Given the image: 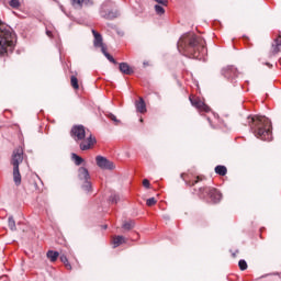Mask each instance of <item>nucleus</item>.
<instances>
[{"label": "nucleus", "instance_id": "14", "mask_svg": "<svg viewBox=\"0 0 281 281\" xmlns=\"http://www.w3.org/2000/svg\"><path fill=\"white\" fill-rule=\"evenodd\" d=\"M119 69L121 74H124L125 76H131L134 72L133 68L128 65V63L119 64Z\"/></svg>", "mask_w": 281, "mask_h": 281}, {"label": "nucleus", "instance_id": "22", "mask_svg": "<svg viewBox=\"0 0 281 281\" xmlns=\"http://www.w3.org/2000/svg\"><path fill=\"white\" fill-rule=\"evenodd\" d=\"M8 225L11 229V232H16V222L14 221V217L10 216L8 220Z\"/></svg>", "mask_w": 281, "mask_h": 281}, {"label": "nucleus", "instance_id": "4", "mask_svg": "<svg viewBox=\"0 0 281 281\" xmlns=\"http://www.w3.org/2000/svg\"><path fill=\"white\" fill-rule=\"evenodd\" d=\"M23 164V148L19 147L13 150L11 166H13V181L15 186H21V171L19 166Z\"/></svg>", "mask_w": 281, "mask_h": 281}, {"label": "nucleus", "instance_id": "3", "mask_svg": "<svg viewBox=\"0 0 281 281\" xmlns=\"http://www.w3.org/2000/svg\"><path fill=\"white\" fill-rule=\"evenodd\" d=\"M16 45V34L7 24L0 22V54H8L14 50Z\"/></svg>", "mask_w": 281, "mask_h": 281}, {"label": "nucleus", "instance_id": "27", "mask_svg": "<svg viewBox=\"0 0 281 281\" xmlns=\"http://www.w3.org/2000/svg\"><path fill=\"white\" fill-rule=\"evenodd\" d=\"M9 5L15 10L21 8V2L19 0H10Z\"/></svg>", "mask_w": 281, "mask_h": 281}, {"label": "nucleus", "instance_id": "17", "mask_svg": "<svg viewBox=\"0 0 281 281\" xmlns=\"http://www.w3.org/2000/svg\"><path fill=\"white\" fill-rule=\"evenodd\" d=\"M112 243L115 249L116 247H120V245H124V243H126V239L124 238V236L119 235L113 237Z\"/></svg>", "mask_w": 281, "mask_h": 281}, {"label": "nucleus", "instance_id": "11", "mask_svg": "<svg viewBox=\"0 0 281 281\" xmlns=\"http://www.w3.org/2000/svg\"><path fill=\"white\" fill-rule=\"evenodd\" d=\"M222 76H224V78H226L227 80L234 82V79L238 78V69H236V67L234 66H227L222 69Z\"/></svg>", "mask_w": 281, "mask_h": 281}, {"label": "nucleus", "instance_id": "38", "mask_svg": "<svg viewBox=\"0 0 281 281\" xmlns=\"http://www.w3.org/2000/svg\"><path fill=\"white\" fill-rule=\"evenodd\" d=\"M103 229H106V225L103 226Z\"/></svg>", "mask_w": 281, "mask_h": 281}, {"label": "nucleus", "instance_id": "34", "mask_svg": "<svg viewBox=\"0 0 281 281\" xmlns=\"http://www.w3.org/2000/svg\"><path fill=\"white\" fill-rule=\"evenodd\" d=\"M143 186H144V188H150V181H148V179H144Z\"/></svg>", "mask_w": 281, "mask_h": 281}, {"label": "nucleus", "instance_id": "23", "mask_svg": "<svg viewBox=\"0 0 281 281\" xmlns=\"http://www.w3.org/2000/svg\"><path fill=\"white\" fill-rule=\"evenodd\" d=\"M60 261L65 265V267H66V269H68V271H71V263H69V259H67V256L61 255Z\"/></svg>", "mask_w": 281, "mask_h": 281}, {"label": "nucleus", "instance_id": "1", "mask_svg": "<svg viewBox=\"0 0 281 281\" xmlns=\"http://www.w3.org/2000/svg\"><path fill=\"white\" fill-rule=\"evenodd\" d=\"M178 50L182 56L201 60L207 54L205 40L194 33L183 34L178 41Z\"/></svg>", "mask_w": 281, "mask_h": 281}, {"label": "nucleus", "instance_id": "13", "mask_svg": "<svg viewBox=\"0 0 281 281\" xmlns=\"http://www.w3.org/2000/svg\"><path fill=\"white\" fill-rule=\"evenodd\" d=\"M92 34L94 36V41H93L94 47H100L101 50L103 47H106V46H104V42L102 40V34L98 33L95 30H92Z\"/></svg>", "mask_w": 281, "mask_h": 281}, {"label": "nucleus", "instance_id": "21", "mask_svg": "<svg viewBox=\"0 0 281 281\" xmlns=\"http://www.w3.org/2000/svg\"><path fill=\"white\" fill-rule=\"evenodd\" d=\"M101 52L110 63H113V65H117V61L115 60V58H113V56H111V54L106 52V47H103Z\"/></svg>", "mask_w": 281, "mask_h": 281}, {"label": "nucleus", "instance_id": "2", "mask_svg": "<svg viewBox=\"0 0 281 281\" xmlns=\"http://www.w3.org/2000/svg\"><path fill=\"white\" fill-rule=\"evenodd\" d=\"M248 124L255 137L263 142H271L273 134L271 132V120L267 116L256 115L251 119L248 117Z\"/></svg>", "mask_w": 281, "mask_h": 281}, {"label": "nucleus", "instance_id": "16", "mask_svg": "<svg viewBox=\"0 0 281 281\" xmlns=\"http://www.w3.org/2000/svg\"><path fill=\"white\" fill-rule=\"evenodd\" d=\"M135 106L138 113H146V102L144 98H139L138 101L135 102Z\"/></svg>", "mask_w": 281, "mask_h": 281}, {"label": "nucleus", "instance_id": "26", "mask_svg": "<svg viewBox=\"0 0 281 281\" xmlns=\"http://www.w3.org/2000/svg\"><path fill=\"white\" fill-rule=\"evenodd\" d=\"M71 87L75 89H80V86L78 85V78L76 76L70 77Z\"/></svg>", "mask_w": 281, "mask_h": 281}, {"label": "nucleus", "instance_id": "39", "mask_svg": "<svg viewBox=\"0 0 281 281\" xmlns=\"http://www.w3.org/2000/svg\"><path fill=\"white\" fill-rule=\"evenodd\" d=\"M140 122H144V119H140Z\"/></svg>", "mask_w": 281, "mask_h": 281}, {"label": "nucleus", "instance_id": "31", "mask_svg": "<svg viewBox=\"0 0 281 281\" xmlns=\"http://www.w3.org/2000/svg\"><path fill=\"white\" fill-rule=\"evenodd\" d=\"M133 227H134V223L133 222H125L124 224H123V229H133Z\"/></svg>", "mask_w": 281, "mask_h": 281}, {"label": "nucleus", "instance_id": "8", "mask_svg": "<svg viewBox=\"0 0 281 281\" xmlns=\"http://www.w3.org/2000/svg\"><path fill=\"white\" fill-rule=\"evenodd\" d=\"M189 100H190L192 106L198 109V111H200V112L210 113V111H212V109L199 98L189 97Z\"/></svg>", "mask_w": 281, "mask_h": 281}, {"label": "nucleus", "instance_id": "12", "mask_svg": "<svg viewBox=\"0 0 281 281\" xmlns=\"http://www.w3.org/2000/svg\"><path fill=\"white\" fill-rule=\"evenodd\" d=\"M95 162L101 170H113L114 168L113 162L106 159L104 156H97Z\"/></svg>", "mask_w": 281, "mask_h": 281}, {"label": "nucleus", "instance_id": "33", "mask_svg": "<svg viewBox=\"0 0 281 281\" xmlns=\"http://www.w3.org/2000/svg\"><path fill=\"white\" fill-rule=\"evenodd\" d=\"M156 3H159L160 5H168V0H155Z\"/></svg>", "mask_w": 281, "mask_h": 281}, {"label": "nucleus", "instance_id": "35", "mask_svg": "<svg viewBox=\"0 0 281 281\" xmlns=\"http://www.w3.org/2000/svg\"><path fill=\"white\" fill-rule=\"evenodd\" d=\"M195 183H199V178H196V180H194L191 183H189V186H194Z\"/></svg>", "mask_w": 281, "mask_h": 281}, {"label": "nucleus", "instance_id": "19", "mask_svg": "<svg viewBox=\"0 0 281 281\" xmlns=\"http://www.w3.org/2000/svg\"><path fill=\"white\" fill-rule=\"evenodd\" d=\"M46 256H47L48 260H50V262H56V260H58V256H60V254L58 251L48 250Z\"/></svg>", "mask_w": 281, "mask_h": 281}, {"label": "nucleus", "instance_id": "18", "mask_svg": "<svg viewBox=\"0 0 281 281\" xmlns=\"http://www.w3.org/2000/svg\"><path fill=\"white\" fill-rule=\"evenodd\" d=\"M280 49H281V35H279L274 40V43L272 44V52H273V54L280 53Z\"/></svg>", "mask_w": 281, "mask_h": 281}, {"label": "nucleus", "instance_id": "32", "mask_svg": "<svg viewBox=\"0 0 281 281\" xmlns=\"http://www.w3.org/2000/svg\"><path fill=\"white\" fill-rule=\"evenodd\" d=\"M108 117H109V120H111L115 124H117L120 122V120H117V116H115L113 113H109Z\"/></svg>", "mask_w": 281, "mask_h": 281}, {"label": "nucleus", "instance_id": "15", "mask_svg": "<svg viewBox=\"0 0 281 281\" xmlns=\"http://www.w3.org/2000/svg\"><path fill=\"white\" fill-rule=\"evenodd\" d=\"M72 7L80 10L82 5H93L91 0H71Z\"/></svg>", "mask_w": 281, "mask_h": 281}, {"label": "nucleus", "instance_id": "9", "mask_svg": "<svg viewBox=\"0 0 281 281\" xmlns=\"http://www.w3.org/2000/svg\"><path fill=\"white\" fill-rule=\"evenodd\" d=\"M79 142L80 150H90L91 146L95 144V137H93V134L89 133L88 135H86V138Z\"/></svg>", "mask_w": 281, "mask_h": 281}, {"label": "nucleus", "instance_id": "30", "mask_svg": "<svg viewBox=\"0 0 281 281\" xmlns=\"http://www.w3.org/2000/svg\"><path fill=\"white\" fill-rule=\"evenodd\" d=\"M157 203V200H155V198H149L146 201V205H148L149 207H153V205H155Z\"/></svg>", "mask_w": 281, "mask_h": 281}, {"label": "nucleus", "instance_id": "36", "mask_svg": "<svg viewBox=\"0 0 281 281\" xmlns=\"http://www.w3.org/2000/svg\"><path fill=\"white\" fill-rule=\"evenodd\" d=\"M47 36L52 37V31H46Z\"/></svg>", "mask_w": 281, "mask_h": 281}, {"label": "nucleus", "instance_id": "29", "mask_svg": "<svg viewBox=\"0 0 281 281\" xmlns=\"http://www.w3.org/2000/svg\"><path fill=\"white\" fill-rule=\"evenodd\" d=\"M120 201V195L117 193H113L110 195V203L116 204Z\"/></svg>", "mask_w": 281, "mask_h": 281}, {"label": "nucleus", "instance_id": "37", "mask_svg": "<svg viewBox=\"0 0 281 281\" xmlns=\"http://www.w3.org/2000/svg\"><path fill=\"white\" fill-rule=\"evenodd\" d=\"M186 173H181V179L186 180Z\"/></svg>", "mask_w": 281, "mask_h": 281}, {"label": "nucleus", "instance_id": "25", "mask_svg": "<svg viewBox=\"0 0 281 281\" xmlns=\"http://www.w3.org/2000/svg\"><path fill=\"white\" fill-rule=\"evenodd\" d=\"M155 12L156 14H159V16H161V14H166V10L164 9V7L156 4L155 5Z\"/></svg>", "mask_w": 281, "mask_h": 281}, {"label": "nucleus", "instance_id": "5", "mask_svg": "<svg viewBox=\"0 0 281 281\" xmlns=\"http://www.w3.org/2000/svg\"><path fill=\"white\" fill-rule=\"evenodd\" d=\"M78 179L82 181V190L85 192H91V176L89 175V169L80 167L78 169Z\"/></svg>", "mask_w": 281, "mask_h": 281}, {"label": "nucleus", "instance_id": "24", "mask_svg": "<svg viewBox=\"0 0 281 281\" xmlns=\"http://www.w3.org/2000/svg\"><path fill=\"white\" fill-rule=\"evenodd\" d=\"M71 157H72V159H74L76 166H81V164L85 162V159H82V157H80V156H78V155H76V154H72Z\"/></svg>", "mask_w": 281, "mask_h": 281}, {"label": "nucleus", "instance_id": "7", "mask_svg": "<svg viewBox=\"0 0 281 281\" xmlns=\"http://www.w3.org/2000/svg\"><path fill=\"white\" fill-rule=\"evenodd\" d=\"M88 134L89 132H87L82 125H75L70 131V135L75 142H82Z\"/></svg>", "mask_w": 281, "mask_h": 281}, {"label": "nucleus", "instance_id": "6", "mask_svg": "<svg viewBox=\"0 0 281 281\" xmlns=\"http://www.w3.org/2000/svg\"><path fill=\"white\" fill-rule=\"evenodd\" d=\"M100 15L102 16V19L113 20L120 16V12H117V10L111 9L110 3H103L101 5Z\"/></svg>", "mask_w": 281, "mask_h": 281}, {"label": "nucleus", "instance_id": "28", "mask_svg": "<svg viewBox=\"0 0 281 281\" xmlns=\"http://www.w3.org/2000/svg\"><path fill=\"white\" fill-rule=\"evenodd\" d=\"M238 267L240 271H247V261H245V259H240L238 262Z\"/></svg>", "mask_w": 281, "mask_h": 281}, {"label": "nucleus", "instance_id": "20", "mask_svg": "<svg viewBox=\"0 0 281 281\" xmlns=\"http://www.w3.org/2000/svg\"><path fill=\"white\" fill-rule=\"evenodd\" d=\"M216 175H220V177H225L227 175V167L218 165L215 167Z\"/></svg>", "mask_w": 281, "mask_h": 281}, {"label": "nucleus", "instance_id": "10", "mask_svg": "<svg viewBox=\"0 0 281 281\" xmlns=\"http://www.w3.org/2000/svg\"><path fill=\"white\" fill-rule=\"evenodd\" d=\"M200 192H206L211 199V203H220L221 199H223V195L221 194V191L216 189H205L201 188Z\"/></svg>", "mask_w": 281, "mask_h": 281}]
</instances>
